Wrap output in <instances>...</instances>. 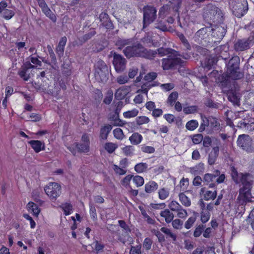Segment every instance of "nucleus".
Returning <instances> with one entry per match:
<instances>
[{"label": "nucleus", "mask_w": 254, "mask_h": 254, "mask_svg": "<svg viewBox=\"0 0 254 254\" xmlns=\"http://www.w3.org/2000/svg\"><path fill=\"white\" fill-rule=\"evenodd\" d=\"M136 123L137 125H142L143 124H147L149 122L150 119L146 116H139L137 117L136 119Z\"/></svg>", "instance_id": "52"}, {"label": "nucleus", "mask_w": 254, "mask_h": 254, "mask_svg": "<svg viewBox=\"0 0 254 254\" xmlns=\"http://www.w3.org/2000/svg\"><path fill=\"white\" fill-rule=\"evenodd\" d=\"M155 51H157V55H158L159 57H162L170 55L171 53L170 51L172 50V48H170L160 47L156 49Z\"/></svg>", "instance_id": "35"}, {"label": "nucleus", "mask_w": 254, "mask_h": 254, "mask_svg": "<svg viewBox=\"0 0 254 254\" xmlns=\"http://www.w3.org/2000/svg\"><path fill=\"white\" fill-rule=\"evenodd\" d=\"M179 197L180 201L183 205L186 207L190 206L191 201L184 193H180L179 194Z\"/></svg>", "instance_id": "31"}, {"label": "nucleus", "mask_w": 254, "mask_h": 254, "mask_svg": "<svg viewBox=\"0 0 254 254\" xmlns=\"http://www.w3.org/2000/svg\"><path fill=\"white\" fill-rule=\"evenodd\" d=\"M123 152L127 156H130L133 154L134 149L131 145H127L122 148Z\"/></svg>", "instance_id": "49"}, {"label": "nucleus", "mask_w": 254, "mask_h": 254, "mask_svg": "<svg viewBox=\"0 0 254 254\" xmlns=\"http://www.w3.org/2000/svg\"><path fill=\"white\" fill-rule=\"evenodd\" d=\"M43 12L49 17L53 22H56L57 21L56 15L52 12L48 6L42 10Z\"/></svg>", "instance_id": "38"}, {"label": "nucleus", "mask_w": 254, "mask_h": 254, "mask_svg": "<svg viewBox=\"0 0 254 254\" xmlns=\"http://www.w3.org/2000/svg\"><path fill=\"white\" fill-rule=\"evenodd\" d=\"M157 74L156 72H149L145 76L144 79L148 82H151L155 79L157 77Z\"/></svg>", "instance_id": "62"}, {"label": "nucleus", "mask_w": 254, "mask_h": 254, "mask_svg": "<svg viewBox=\"0 0 254 254\" xmlns=\"http://www.w3.org/2000/svg\"><path fill=\"white\" fill-rule=\"evenodd\" d=\"M113 64L116 72H123L126 67L127 60L122 55L115 53L113 56Z\"/></svg>", "instance_id": "12"}, {"label": "nucleus", "mask_w": 254, "mask_h": 254, "mask_svg": "<svg viewBox=\"0 0 254 254\" xmlns=\"http://www.w3.org/2000/svg\"><path fill=\"white\" fill-rule=\"evenodd\" d=\"M127 93L125 88H120L116 90L115 93V98L119 100H123L127 95Z\"/></svg>", "instance_id": "33"}, {"label": "nucleus", "mask_w": 254, "mask_h": 254, "mask_svg": "<svg viewBox=\"0 0 254 254\" xmlns=\"http://www.w3.org/2000/svg\"><path fill=\"white\" fill-rule=\"evenodd\" d=\"M219 152V148L215 146L212 148L208 155V163L209 165H214L218 158Z\"/></svg>", "instance_id": "23"}, {"label": "nucleus", "mask_w": 254, "mask_h": 254, "mask_svg": "<svg viewBox=\"0 0 254 254\" xmlns=\"http://www.w3.org/2000/svg\"><path fill=\"white\" fill-rule=\"evenodd\" d=\"M169 9V6L167 4L163 5L161 6L159 11V18H164L166 15L167 14Z\"/></svg>", "instance_id": "51"}, {"label": "nucleus", "mask_w": 254, "mask_h": 254, "mask_svg": "<svg viewBox=\"0 0 254 254\" xmlns=\"http://www.w3.org/2000/svg\"><path fill=\"white\" fill-rule=\"evenodd\" d=\"M143 46L140 43H136L132 46L126 47L123 53L127 58L132 57H140Z\"/></svg>", "instance_id": "10"}, {"label": "nucleus", "mask_w": 254, "mask_h": 254, "mask_svg": "<svg viewBox=\"0 0 254 254\" xmlns=\"http://www.w3.org/2000/svg\"><path fill=\"white\" fill-rule=\"evenodd\" d=\"M211 26H207L198 30L195 33V37L196 40L202 43L203 41L206 42L205 39L208 36V32H210Z\"/></svg>", "instance_id": "19"}, {"label": "nucleus", "mask_w": 254, "mask_h": 254, "mask_svg": "<svg viewBox=\"0 0 254 254\" xmlns=\"http://www.w3.org/2000/svg\"><path fill=\"white\" fill-rule=\"evenodd\" d=\"M198 126V123L196 120H191L188 122L186 125V127L189 130L192 131L195 129Z\"/></svg>", "instance_id": "41"}, {"label": "nucleus", "mask_w": 254, "mask_h": 254, "mask_svg": "<svg viewBox=\"0 0 254 254\" xmlns=\"http://www.w3.org/2000/svg\"><path fill=\"white\" fill-rule=\"evenodd\" d=\"M114 137L119 140H122L124 137V134L123 130L120 128H116L113 130Z\"/></svg>", "instance_id": "53"}, {"label": "nucleus", "mask_w": 254, "mask_h": 254, "mask_svg": "<svg viewBox=\"0 0 254 254\" xmlns=\"http://www.w3.org/2000/svg\"><path fill=\"white\" fill-rule=\"evenodd\" d=\"M143 140L142 136L138 132L133 133L129 137V140L132 145H138Z\"/></svg>", "instance_id": "28"}, {"label": "nucleus", "mask_w": 254, "mask_h": 254, "mask_svg": "<svg viewBox=\"0 0 254 254\" xmlns=\"http://www.w3.org/2000/svg\"><path fill=\"white\" fill-rule=\"evenodd\" d=\"M216 82L222 89L229 90L231 88V79L225 72L219 75Z\"/></svg>", "instance_id": "14"}, {"label": "nucleus", "mask_w": 254, "mask_h": 254, "mask_svg": "<svg viewBox=\"0 0 254 254\" xmlns=\"http://www.w3.org/2000/svg\"><path fill=\"white\" fill-rule=\"evenodd\" d=\"M158 197L161 200H164L169 195V190L168 189L163 188L158 190Z\"/></svg>", "instance_id": "42"}, {"label": "nucleus", "mask_w": 254, "mask_h": 254, "mask_svg": "<svg viewBox=\"0 0 254 254\" xmlns=\"http://www.w3.org/2000/svg\"><path fill=\"white\" fill-rule=\"evenodd\" d=\"M133 182L135 184L137 187H139L143 185L144 180L142 177L136 175L133 178Z\"/></svg>", "instance_id": "55"}, {"label": "nucleus", "mask_w": 254, "mask_h": 254, "mask_svg": "<svg viewBox=\"0 0 254 254\" xmlns=\"http://www.w3.org/2000/svg\"><path fill=\"white\" fill-rule=\"evenodd\" d=\"M161 67L164 70L179 69L184 67L187 62L180 58L173 57L172 56H168L167 57L161 60Z\"/></svg>", "instance_id": "3"}, {"label": "nucleus", "mask_w": 254, "mask_h": 254, "mask_svg": "<svg viewBox=\"0 0 254 254\" xmlns=\"http://www.w3.org/2000/svg\"><path fill=\"white\" fill-rule=\"evenodd\" d=\"M177 36L179 37V39L182 43L183 46L186 48L187 50H191V46L189 42H188V40L185 36V35L181 32H178L177 33Z\"/></svg>", "instance_id": "32"}, {"label": "nucleus", "mask_w": 254, "mask_h": 254, "mask_svg": "<svg viewBox=\"0 0 254 254\" xmlns=\"http://www.w3.org/2000/svg\"><path fill=\"white\" fill-rule=\"evenodd\" d=\"M202 16L205 23L212 26L213 23H219L222 21V12L216 5L209 3L202 9Z\"/></svg>", "instance_id": "2"}, {"label": "nucleus", "mask_w": 254, "mask_h": 254, "mask_svg": "<svg viewBox=\"0 0 254 254\" xmlns=\"http://www.w3.org/2000/svg\"><path fill=\"white\" fill-rule=\"evenodd\" d=\"M15 14L13 10L5 9L3 12V18L6 20L10 19Z\"/></svg>", "instance_id": "56"}, {"label": "nucleus", "mask_w": 254, "mask_h": 254, "mask_svg": "<svg viewBox=\"0 0 254 254\" xmlns=\"http://www.w3.org/2000/svg\"><path fill=\"white\" fill-rule=\"evenodd\" d=\"M138 114V110L136 109H133L131 110H129L123 113L124 118L126 119H130L131 118L135 117L137 116Z\"/></svg>", "instance_id": "45"}, {"label": "nucleus", "mask_w": 254, "mask_h": 254, "mask_svg": "<svg viewBox=\"0 0 254 254\" xmlns=\"http://www.w3.org/2000/svg\"><path fill=\"white\" fill-rule=\"evenodd\" d=\"M199 215V214L198 212L193 211L192 213V215L189 218V219L186 221L185 223V228L187 229H189L191 228Z\"/></svg>", "instance_id": "27"}, {"label": "nucleus", "mask_w": 254, "mask_h": 254, "mask_svg": "<svg viewBox=\"0 0 254 254\" xmlns=\"http://www.w3.org/2000/svg\"><path fill=\"white\" fill-rule=\"evenodd\" d=\"M160 231L166 235L167 238H171L173 241L176 240V235L171 232L169 229L163 227L160 229Z\"/></svg>", "instance_id": "48"}, {"label": "nucleus", "mask_w": 254, "mask_h": 254, "mask_svg": "<svg viewBox=\"0 0 254 254\" xmlns=\"http://www.w3.org/2000/svg\"><path fill=\"white\" fill-rule=\"evenodd\" d=\"M240 63L237 58H232L227 64V69L226 73L231 79L236 80L244 77V73L240 71Z\"/></svg>", "instance_id": "4"}, {"label": "nucleus", "mask_w": 254, "mask_h": 254, "mask_svg": "<svg viewBox=\"0 0 254 254\" xmlns=\"http://www.w3.org/2000/svg\"><path fill=\"white\" fill-rule=\"evenodd\" d=\"M141 151L145 153H153L155 152V148L152 146H147L145 144L141 145Z\"/></svg>", "instance_id": "57"}, {"label": "nucleus", "mask_w": 254, "mask_h": 254, "mask_svg": "<svg viewBox=\"0 0 254 254\" xmlns=\"http://www.w3.org/2000/svg\"><path fill=\"white\" fill-rule=\"evenodd\" d=\"M163 118L169 124H172L175 122V121L176 120L175 116L171 114H165L163 115Z\"/></svg>", "instance_id": "64"}, {"label": "nucleus", "mask_w": 254, "mask_h": 254, "mask_svg": "<svg viewBox=\"0 0 254 254\" xmlns=\"http://www.w3.org/2000/svg\"><path fill=\"white\" fill-rule=\"evenodd\" d=\"M96 34V31L94 30H91L89 32L84 34L83 36L79 38V40L82 42H85L88 40L90 39Z\"/></svg>", "instance_id": "47"}, {"label": "nucleus", "mask_w": 254, "mask_h": 254, "mask_svg": "<svg viewBox=\"0 0 254 254\" xmlns=\"http://www.w3.org/2000/svg\"><path fill=\"white\" fill-rule=\"evenodd\" d=\"M141 245H136L135 246H131L129 254H141Z\"/></svg>", "instance_id": "60"}, {"label": "nucleus", "mask_w": 254, "mask_h": 254, "mask_svg": "<svg viewBox=\"0 0 254 254\" xmlns=\"http://www.w3.org/2000/svg\"><path fill=\"white\" fill-rule=\"evenodd\" d=\"M112 128V125L110 124H105L101 127L99 135L101 141H103L107 139Z\"/></svg>", "instance_id": "20"}, {"label": "nucleus", "mask_w": 254, "mask_h": 254, "mask_svg": "<svg viewBox=\"0 0 254 254\" xmlns=\"http://www.w3.org/2000/svg\"><path fill=\"white\" fill-rule=\"evenodd\" d=\"M160 216L168 224L171 223L174 217L173 213L171 212L170 209H165L161 211L160 213Z\"/></svg>", "instance_id": "24"}, {"label": "nucleus", "mask_w": 254, "mask_h": 254, "mask_svg": "<svg viewBox=\"0 0 254 254\" xmlns=\"http://www.w3.org/2000/svg\"><path fill=\"white\" fill-rule=\"evenodd\" d=\"M253 41V38L238 39L234 44V49L237 52H242L249 49Z\"/></svg>", "instance_id": "15"}, {"label": "nucleus", "mask_w": 254, "mask_h": 254, "mask_svg": "<svg viewBox=\"0 0 254 254\" xmlns=\"http://www.w3.org/2000/svg\"><path fill=\"white\" fill-rule=\"evenodd\" d=\"M210 31H211L212 38L211 42L214 44L217 45L223 39L227 30L224 27L214 25L213 28H210Z\"/></svg>", "instance_id": "9"}, {"label": "nucleus", "mask_w": 254, "mask_h": 254, "mask_svg": "<svg viewBox=\"0 0 254 254\" xmlns=\"http://www.w3.org/2000/svg\"><path fill=\"white\" fill-rule=\"evenodd\" d=\"M124 106V104L122 101H118L115 104V114L117 117H119V114L122 108Z\"/></svg>", "instance_id": "61"}, {"label": "nucleus", "mask_w": 254, "mask_h": 254, "mask_svg": "<svg viewBox=\"0 0 254 254\" xmlns=\"http://www.w3.org/2000/svg\"><path fill=\"white\" fill-rule=\"evenodd\" d=\"M203 136L202 134L197 133L190 136V137L194 144H198L202 141Z\"/></svg>", "instance_id": "50"}, {"label": "nucleus", "mask_w": 254, "mask_h": 254, "mask_svg": "<svg viewBox=\"0 0 254 254\" xmlns=\"http://www.w3.org/2000/svg\"><path fill=\"white\" fill-rule=\"evenodd\" d=\"M231 176L233 181L237 184L241 183L242 185L239 189L238 200L243 203L250 202L253 185V181L250 180L251 175L249 173H239L234 166L231 167Z\"/></svg>", "instance_id": "1"}, {"label": "nucleus", "mask_w": 254, "mask_h": 254, "mask_svg": "<svg viewBox=\"0 0 254 254\" xmlns=\"http://www.w3.org/2000/svg\"><path fill=\"white\" fill-rule=\"evenodd\" d=\"M27 143L36 153H39L42 151H44L46 149V145L44 141L39 140H31L30 141H28Z\"/></svg>", "instance_id": "18"}, {"label": "nucleus", "mask_w": 254, "mask_h": 254, "mask_svg": "<svg viewBox=\"0 0 254 254\" xmlns=\"http://www.w3.org/2000/svg\"><path fill=\"white\" fill-rule=\"evenodd\" d=\"M66 42V37L65 36H63L61 38L58 45L56 46V52L60 58L64 55V47Z\"/></svg>", "instance_id": "22"}, {"label": "nucleus", "mask_w": 254, "mask_h": 254, "mask_svg": "<svg viewBox=\"0 0 254 254\" xmlns=\"http://www.w3.org/2000/svg\"><path fill=\"white\" fill-rule=\"evenodd\" d=\"M198 108L196 105H192L185 107L183 109V112L185 114H194L197 112Z\"/></svg>", "instance_id": "46"}, {"label": "nucleus", "mask_w": 254, "mask_h": 254, "mask_svg": "<svg viewBox=\"0 0 254 254\" xmlns=\"http://www.w3.org/2000/svg\"><path fill=\"white\" fill-rule=\"evenodd\" d=\"M82 143H75L74 146L79 153H87L90 150V139L89 135L84 133L81 137Z\"/></svg>", "instance_id": "13"}, {"label": "nucleus", "mask_w": 254, "mask_h": 254, "mask_svg": "<svg viewBox=\"0 0 254 254\" xmlns=\"http://www.w3.org/2000/svg\"><path fill=\"white\" fill-rule=\"evenodd\" d=\"M228 98L230 102H233L235 104H237L240 102L239 99L234 92L230 93L228 95Z\"/></svg>", "instance_id": "59"}, {"label": "nucleus", "mask_w": 254, "mask_h": 254, "mask_svg": "<svg viewBox=\"0 0 254 254\" xmlns=\"http://www.w3.org/2000/svg\"><path fill=\"white\" fill-rule=\"evenodd\" d=\"M27 209L29 212L33 213L37 217L40 213V210L38 206L33 202L30 201L27 204Z\"/></svg>", "instance_id": "29"}, {"label": "nucleus", "mask_w": 254, "mask_h": 254, "mask_svg": "<svg viewBox=\"0 0 254 254\" xmlns=\"http://www.w3.org/2000/svg\"><path fill=\"white\" fill-rule=\"evenodd\" d=\"M214 172V174H205L203 177L204 181L206 183V185H209V188H210L215 187L216 178L220 174V171L218 170H215Z\"/></svg>", "instance_id": "17"}, {"label": "nucleus", "mask_w": 254, "mask_h": 254, "mask_svg": "<svg viewBox=\"0 0 254 254\" xmlns=\"http://www.w3.org/2000/svg\"><path fill=\"white\" fill-rule=\"evenodd\" d=\"M61 207L64 211V214L66 216L70 215L72 212L73 206L70 203L65 202L63 203Z\"/></svg>", "instance_id": "34"}, {"label": "nucleus", "mask_w": 254, "mask_h": 254, "mask_svg": "<svg viewBox=\"0 0 254 254\" xmlns=\"http://www.w3.org/2000/svg\"><path fill=\"white\" fill-rule=\"evenodd\" d=\"M158 188V184L154 181H150L144 186L145 191L147 193L155 192Z\"/></svg>", "instance_id": "26"}, {"label": "nucleus", "mask_w": 254, "mask_h": 254, "mask_svg": "<svg viewBox=\"0 0 254 254\" xmlns=\"http://www.w3.org/2000/svg\"><path fill=\"white\" fill-rule=\"evenodd\" d=\"M148 167V165L146 163H139L134 166V170L138 173H141L145 171Z\"/></svg>", "instance_id": "40"}, {"label": "nucleus", "mask_w": 254, "mask_h": 254, "mask_svg": "<svg viewBox=\"0 0 254 254\" xmlns=\"http://www.w3.org/2000/svg\"><path fill=\"white\" fill-rule=\"evenodd\" d=\"M157 10L153 6L147 5L143 7V28L144 29L153 22L157 17Z\"/></svg>", "instance_id": "5"}, {"label": "nucleus", "mask_w": 254, "mask_h": 254, "mask_svg": "<svg viewBox=\"0 0 254 254\" xmlns=\"http://www.w3.org/2000/svg\"><path fill=\"white\" fill-rule=\"evenodd\" d=\"M61 89L64 91L66 90V84L63 80L59 81L58 83H56V84L55 85L54 90L57 92V95L59 94V92Z\"/></svg>", "instance_id": "39"}, {"label": "nucleus", "mask_w": 254, "mask_h": 254, "mask_svg": "<svg viewBox=\"0 0 254 254\" xmlns=\"http://www.w3.org/2000/svg\"><path fill=\"white\" fill-rule=\"evenodd\" d=\"M95 77L99 82H106L108 79V69L105 63L99 61L95 65Z\"/></svg>", "instance_id": "6"}, {"label": "nucleus", "mask_w": 254, "mask_h": 254, "mask_svg": "<svg viewBox=\"0 0 254 254\" xmlns=\"http://www.w3.org/2000/svg\"><path fill=\"white\" fill-rule=\"evenodd\" d=\"M44 191L52 201H55L62 192L61 185L56 182H50L45 187Z\"/></svg>", "instance_id": "8"}, {"label": "nucleus", "mask_w": 254, "mask_h": 254, "mask_svg": "<svg viewBox=\"0 0 254 254\" xmlns=\"http://www.w3.org/2000/svg\"><path fill=\"white\" fill-rule=\"evenodd\" d=\"M35 67L29 62L23 63L18 72L19 76L24 81H28L30 78L29 70Z\"/></svg>", "instance_id": "16"}, {"label": "nucleus", "mask_w": 254, "mask_h": 254, "mask_svg": "<svg viewBox=\"0 0 254 254\" xmlns=\"http://www.w3.org/2000/svg\"><path fill=\"white\" fill-rule=\"evenodd\" d=\"M153 244V241L149 237L145 238L143 242L142 247L143 249L146 252H148L151 249Z\"/></svg>", "instance_id": "44"}, {"label": "nucleus", "mask_w": 254, "mask_h": 254, "mask_svg": "<svg viewBox=\"0 0 254 254\" xmlns=\"http://www.w3.org/2000/svg\"><path fill=\"white\" fill-rule=\"evenodd\" d=\"M200 192L203 194V199L206 201L213 200L217 196V191L216 190L213 191L205 190V188H202L200 190Z\"/></svg>", "instance_id": "21"}, {"label": "nucleus", "mask_w": 254, "mask_h": 254, "mask_svg": "<svg viewBox=\"0 0 254 254\" xmlns=\"http://www.w3.org/2000/svg\"><path fill=\"white\" fill-rule=\"evenodd\" d=\"M178 98V93L176 91L172 92L168 96L167 100V104L172 107L175 104Z\"/></svg>", "instance_id": "30"}, {"label": "nucleus", "mask_w": 254, "mask_h": 254, "mask_svg": "<svg viewBox=\"0 0 254 254\" xmlns=\"http://www.w3.org/2000/svg\"><path fill=\"white\" fill-rule=\"evenodd\" d=\"M157 55V51L155 50H147L143 47L140 57L148 60H153Z\"/></svg>", "instance_id": "25"}, {"label": "nucleus", "mask_w": 254, "mask_h": 254, "mask_svg": "<svg viewBox=\"0 0 254 254\" xmlns=\"http://www.w3.org/2000/svg\"><path fill=\"white\" fill-rule=\"evenodd\" d=\"M210 213L207 211H202L200 213V220L203 224L206 223L209 220Z\"/></svg>", "instance_id": "54"}, {"label": "nucleus", "mask_w": 254, "mask_h": 254, "mask_svg": "<svg viewBox=\"0 0 254 254\" xmlns=\"http://www.w3.org/2000/svg\"><path fill=\"white\" fill-rule=\"evenodd\" d=\"M203 146L205 148H209L212 144V140L209 136L203 137L202 140Z\"/></svg>", "instance_id": "63"}, {"label": "nucleus", "mask_w": 254, "mask_h": 254, "mask_svg": "<svg viewBox=\"0 0 254 254\" xmlns=\"http://www.w3.org/2000/svg\"><path fill=\"white\" fill-rule=\"evenodd\" d=\"M119 224L120 226L124 229V230L125 231V233H127V235L129 234V233L131 232V230L129 228V226L127 225L126 222L123 220H120L118 221Z\"/></svg>", "instance_id": "58"}, {"label": "nucleus", "mask_w": 254, "mask_h": 254, "mask_svg": "<svg viewBox=\"0 0 254 254\" xmlns=\"http://www.w3.org/2000/svg\"><path fill=\"white\" fill-rule=\"evenodd\" d=\"M205 228V225L203 224H199L195 228L193 232V236L195 238H198L202 234L204 229Z\"/></svg>", "instance_id": "43"}, {"label": "nucleus", "mask_w": 254, "mask_h": 254, "mask_svg": "<svg viewBox=\"0 0 254 254\" xmlns=\"http://www.w3.org/2000/svg\"><path fill=\"white\" fill-rule=\"evenodd\" d=\"M104 149L109 153H113L116 149L118 148V145L116 143L109 142H106L104 144Z\"/></svg>", "instance_id": "36"}, {"label": "nucleus", "mask_w": 254, "mask_h": 254, "mask_svg": "<svg viewBox=\"0 0 254 254\" xmlns=\"http://www.w3.org/2000/svg\"><path fill=\"white\" fill-rule=\"evenodd\" d=\"M168 207L171 211L176 213L177 216L181 219H185L188 216L187 210L175 200H172L168 204Z\"/></svg>", "instance_id": "11"}, {"label": "nucleus", "mask_w": 254, "mask_h": 254, "mask_svg": "<svg viewBox=\"0 0 254 254\" xmlns=\"http://www.w3.org/2000/svg\"><path fill=\"white\" fill-rule=\"evenodd\" d=\"M237 144L238 146L248 152L254 151V140L248 134H243L238 136Z\"/></svg>", "instance_id": "7"}, {"label": "nucleus", "mask_w": 254, "mask_h": 254, "mask_svg": "<svg viewBox=\"0 0 254 254\" xmlns=\"http://www.w3.org/2000/svg\"><path fill=\"white\" fill-rule=\"evenodd\" d=\"M209 122V125L214 130H218L220 127V124L216 118L209 117L207 119Z\"/></svg>", "instance_id": "37"}]
</instances>
